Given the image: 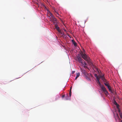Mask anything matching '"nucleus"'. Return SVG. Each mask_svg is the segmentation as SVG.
<instances>
[{
    "label": "nucleus",
    "instance_id": "f8f14e48",
    "mask_svg": "<svg viewBox=\"0 0 122 122\" xmlns=\"http://www.w3.org/2000/svg\"><path fill=\"white\" fill-rule=\"evenodd\" d=\"M102 92L103 93V94H104L106 96H107L109 94L108 92Z\"/></svg>",
    "mask_w": 122,
    "mask_h": 122
},
{
    "label": "nucleus",
    "instance_id": "ddd939ff",
    "mask_svg": "<svg viewBox=\"0 0 122 122\" xmlns=\"http://www.w3.org/2000/svg\"><path fill=\"white\" fill-rule=\"evenodd\" d=\"M81 71L84 74V73H85L86 71L84 69H81Z\"/></svg>",
    "mask_w": 122,
    "mask_h": 122
},
{
    "label": "nucleus",
    "instance_id": "5701e85b",
    "mask_svg": "<svg viewBox=\"0 0 122 122\" xmlns=\"http://www.w3.org/2000/svg\"><path fill=\"white\" fill-rule=\"evenodd\" d=\"M118 109V112L119 113H120V110L119 109H119Z\"/></svg>",
    "mask_w": 122,
    "mask_h": 122
},
{
    "label": "nucleus",
    "instance_id": "c756f323",
    "mask_svg": "<svg viewBox=\"0 0 122 122\" xmlns=\"http://www.w3.org/2000/svg\"><path fill=\"white\" fill-rule=\"evenodd\" d=\"M64 90L63 89V91H64Z\"/></svg>",
    "mask_w": 122,
    "mask_h": 122
},
{
    "label": "nucleus",
    "instance_id": "aec40b11",
    "mask_svg": "<svg viewBox=\"0 0 122 122\" xmlns=\"http://www.w3.org/2000/svg\"><path fill=\"white\" fill-rule=\"evenodd\" d=\"M119 115L120 117L122 119V113H119Z\"/></svg>",
    "mask_w": 122,
    "mask_h": 122
},
{
    "label": "nucleus",
    "instance_id": "4468645a",
    "mask_svg": "<svg viewBox=\"0 0 122 122\" xmlns=\"http://www.w3.org/2000/svg\"><path fill=\"white\" fill-rule=\"evenodd\" d=\"M72 41L74 46H76L77 45V44L76 42L74 41L73 40H72Z\"/></svg>",
    "mask_w": 122,
    "mask_h": 122
},
{
    "label": "nucleus",
    "instance_id": "c85d7f7f",
    "mask_svg": "<svg viewBox=\"0 0 122 122\" xmlns=\"http://www.w3.org/2000/svg\"><path fill=\"white\" fill-rule=\"evenodd\" d=\"M83 51H85V50H84V49H83Z\"/></svg>",
    "mask_w": 122,
    "mask_h": 122
},
{
    "label": "nucleus",
    "instance_id": "423d86ee",
    "mask_svg": "<svg viewBox=\"0 0 122 122\" xmlns=\"http://www.w3.org/2000/svg\"><path fill=\"white\" fill-rule=\"evenodd\" d=\"M47 16L49 17H52L53 15L48 10H47Z\"/></svg>",
    "mask_w": 122,
    "mask_h": 122
},
{
    "label": "nucleus",
    "instance_id": "20e7f679",
    "mask_svg": "<svg viewBox=\"0 0 122 122\" xmlns=\"http://www.w3.org/2000/svg\"><path fill=\"white\" fill-rule=\"evenodd\" d=\"M102 77V79L103 80L104 82V84L106 86L109 84L107 83V82L106 81V80L105 78L103 77Z\"/></svg>",
    "mask_w": 122,
    "mask_h": 122
},
{
    "label": "nucleus",
    "instance_id": "cd10ccee",
    "mask_svg": "<svg viewBox=\"0 0 122 122\" xmlns=\"http://www.w3.org/2000/svg\"><path fill=\"white\" fill-rule=\"evenodd\" d=\"M90 76H91V77L92 76V75L91 74H90Z\"/></svg>",
    "mask_w": 122,
    "mask_h": 122
},
{
    "label": "nucleus",
    "instance_id": "0eeeda50",
    "mask_svg": "<svg viewBox=\"0 0 122 122\" xmlns=\"http://www.w3.org/2000/svg\"><path fill=\"white\" fill-rule=\"evenodd\" d=\"M55 27L56 29L59 32H61V31L60 30L59 27L56 24H55Z\"/></svg>",
    "mask_w": 122,
    "mask_h": 122
},
{
    "label": "nucleus",
    "instance_id": "f257e3e1",
    "mask_svg": "<svg viewBox=\"0 0 122 122\" xmlns=\"http://www.w3.org/2000/svg\"><path fill=\"white\" fill-rule=\"evenodd\" d=\"M76 59L77 61H78L80 63H81L82 66H83L84 68L86 67V66L84 65H86L87 64L80 57V55H78V56H77V57L76 58Z\"/></svg>",
    "mask_w": 122,
    "mask_h": 122
},
{
    "label": "nucleus",
    "instance_id": "bb28decb",
    "mask_svg": "<svg viewBox=\"0 0 122 122\" xmlns=\"http://www.w3.org/2000/svg\"><path fill=\"white\" fill-rule=\"evenodd\" d=\"M71 88L70 89V92H71Z\"/></svg>",
    "mask_w": 122,
    "mask_h": 122
},
{
    "label": "nucleus",
    "instance_id": "9d476101",
    "mask_svg": "<svg viewBox=\"0 0 122 122\" xmlns=\"http://www.w3.org/2000/svg\"><path fill=\"white\" fill-rule=\"evenodd\" d=\"M106 86L107 87V88H108L110 91L111 90V87L110 86L109 84L107 86Z\"/></svg>",
    "mask_w": 122,
    "mask_h": 122
},
{
    "label": "nucleus",
    "instance_id": "7ed1b4c3",
    "mask_svg": "<svg viewBox=\"0 0 122 122\" xmlns=\"http://www.w3.org/2000/svg\"><path fill=\"white\" fill-rule=\"evenodd\" d=\"M50 19L51 20L53 21L54 23H57L56 19L55 18V17L53 15L52 17H50Z\"/></svg>",
    "mask_w": 122,
    "mask_h": 122
},
{
    "label": "nucleus",
    "instance_id": "a211bd4d",
    "mask_svg": "<svg viewBox=\"0 0 122 122\" xmlns=\"http://www.w3.org/2000/svg\"><path fill=\"white\" fill-rule=\"evenodd\" d=\"M89 75H88L87 76H85L86 78L88 80H89Z\"/></svg>",
    "mask_w": 122,
    "mask_h": 122
},
{
    "label": "nucleus",
    "instance_id": "9b49d317",
    "mask_svg": "<svg viewBox=\"0 0 122 122\" xmlns=\"http://www.w3.org/2000/svg\"><path fill=\"white\" fill-rule=\"evenodd\" d=\"M69 94L70 97H68V98H66L67 100H70V97H71V92H70Z\"/></svg>",
    "mask_w": 122,
    "mask_h": 122
},
{
    "label": "nucleus",
    "instance_id": "39448f33",
    "mask_svg": "<svg viewBox=\"0 0 122 122\" xmlns=\"http://www.w3.org/2000/svg\"><path fill=\"white\" fill-rule=\"evenodd\" d=\"M99 86L100 87L102 90L103 91V92H107L106 90V88L104 86L101 85Z\"/></svg>",
    "mask_w": 122,
    "mask_h": 122
},
{
    "label": "nucleus",
    "instance_id": "1a4fd4ad",
    "mask_svg": "<svg viewBox=\"0 0 122 122\" xmlns=\"http://www.w3.org/2000/svg\"><path fill=\"white\" fill-rule=\"evenodd\" d=\"M54 11L56 13H55V14L56 15V16H57L58 17L59 15V14H58L57 11V10H55Z\"/></svg>",
    "mask_w": 122,
    "mask_h": 122
},
{
    "label": "nucleus",
    "instance_id": "dca6fc26",
    "mask_svg": "<svg viewBox=\"0 0 122 122\" xmlns=\"http://www.w3.org/2000/svg\"><path fill=\"white\" fill-rule=\"evenodd\" d=\"M97 83L100 86H101V83L99 81H97Z\"/></svg>",
    "mask_w": 122,
    "mask_h": 122
},
{
    "label": "nucleus",
    "instance_id": "7c9ffc66",
    "mask_svg": "<svg viewBox=\"0 0 122 122\" xmlns=\"http://www.w3.org/2000/svg\"><path fill=\"white\" fill-rule=\"evenodd\" d=\"M121 122H122V121H121Z\"/></svg>",
    "mask_w": 122,
    "mask_h": 122
},
{
    "label": "nucleus",
    "instance_id": "b1692460",
    "mask_svg": "<svg viewBox=\"0 0 122 122\" xmlns=\"http://www.w3.org/2000/svg\"><path fill=\"white\" fill-rule=\"evenodd\" d=\"M75 71H72V74H73L75 73Z\"/></svg>",
    "mask_w": 122,
    "mask_h": 122
},
{
    "label": "nucleus",
    "instance_id": "393cba45",
    "mask_svg": "<svg viewBox=\"0 0 122 122\" xmlns=\"http://www.w3.org/2000/svg\"><path fill=\"white\" fill-rule=\"evenodd\" d=\"M95 76L96 77V78L97 77H98L97 75L96 74H95Z\"/></svg>",
    "mask_w": 122,
    "mask_h": 122
},
{
    "label": "nucleus",
    "instance_id": "412c9836",
    "mask_svg": "<svg viewBox=\"0 0 122 122\" xmlns=\"http://www.w3.org/2000/svg\"><path fill=\"white\" fill-rule=\"evenodd\" d=\"M116 106L117 109L119 108V106L118 104H117V105H116Z\"/></svg>",
    "mask_w": 122,
    "mask_h": 122
},
{
    "label": "nucleus",
    "instance_id": "f03ea898",
    "mask_svg": "<svg viewBox=\"0 0 122 122\" xmlns=\"http://www.w3.org/2000/svg\"><path fill=\"white\" fill-rule=\"evenodd\" d=\"M81 55L82 57L87 62L89 61L90 58L86 54L82 53L81 54Z\"/></svg>",
    "mask_w": 122,
    "mask_h": 122
},
{
    "label": "nucleus",
    "instance_id": "2eb2a0df",
    "mask_svg": "<svg viewBox=\"0 0 122 122\" xmlns=\"http://www.w3.org/2000/svg\"><path fill=\"white\" fill-rule=\"evenodd\" d=\"M91 66H93L92 63L91 62L90 60V59H89V62H87Z\"/></svg>",
    "mask_w": 122,
    "mask_h": 122
},
{
    "label": "nucleus",
    "instance_id": "f3484780",
    "mask_svg": "<svg viewBox=\"0 0 122 122\" xmlns=\"http://www.w3.org/2000/svg\"><path fill=\"white\" fill-rule=\"evenodd\" d=\"M84 74L85 75V76H87L88 75V73L86 71L85 72V73H84Z\"/></svg>",
    "mask_w": 122,
    "mask_h": 122
},
{
    "label": "nucleus",
    "instance_id": "4be33fe9",
    "mask_svg": "<svg viewBox=\"0 0 122 122\" xmlns=\"http://www.w3.org/2000/svg\"><path fill=\"white\" fill-rule=\"evenodd\" d=\"M96 78L97 80V81H99L100 79L98 77H96Z\"/></svg>",
    "mask_w": 122,
    "mask_h": 122
},
{
    "label": "nucleus",
    "instance_id": "6e6552de",
    "mask_svg": "<svg viewBox=\"0 0 122 122\" xmlns=\"http://www.w3.org/2000/svg\"><path fill=\"white\" fill-rule=\"evenodd\" d=\"M80 73L79 72H78L76 74V76L75 78V79L76 80L77 78L79 76H80Z\"/></svg>",
    "mask_w": 122,
    "mask_h": 122
},
{
    "label": "nucleus",
    "instance_id": "a878e982",
    "mask_svg": "<svg viewBox=\"0 0 122 122\" xmlns=\"http://www.w3.org/2000/svg\"><path fill=\"white\" fill-rule=\"evenodd\" d=\"M64 97H65V95H63L62 96V98H63Z\"/></svg>",
    "mask_w": 122,
    "mask_h": 122
},
{
    "label": "nucleus",
    "instance_id": "6ab92c4d",
    "mask_svg": "<svg viewBox=\"0 0 122 122\" xmlns=\"http://www.w3.org/2000/svg\"><path fill=\"white\" fill-rule=\"evenodd\" d=\"M114 104L116 105L118 104L115 101H113Z\"/></svg>",
    "mask_w": 122,
    "mask_h": 122
}]
</instances>
